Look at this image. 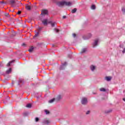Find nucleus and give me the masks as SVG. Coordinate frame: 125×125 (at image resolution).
Returning <instances> with one entry per match:
<instances>
[{"instance_id":"nucleus-39","label":"nucleus","mask_w":125,"mask_h":125,"mask_svg":"<svg viewBox=\"0 0 125 125\" xmlns=\"http://www.w3.org/2000/svg\"><path fill=\"white\" fill-rule=\"evenodd\" d=\"M50 112H49V111H47V115H48L49 114H50Z\"/></svg>"},{"instance_id":"nucleus-31","label":"nucleus","mask_w":125,"mask_h":125,"mask_svg":"<svg viewBox=\"0 0 125 125\" xmlns=\"http://www.w3.org/2000/svg\"><path fill=\"white\" fill-rule=\"evenodd\" d=\"M21 11H18L17 14H18V15H20V14H21Z\"/></svg>"},{"instance_id":"nucleus-34","label":"nucleus","mask_w":125,"mask_h":125,"mask_svg":"<svg viewBox=\"0 0 125 125\" xmlns=\"http://www.w3.org/2000/svg\"><path fill=\"white\" fill-rule=\"evenodd\" d=\"M73 38H76V34L74 33L72 34Z\"/></svg>"},{"instance_id":"nucleus-2","label":"nucleus","mask_w":125,"mask_h":125,"mask_svg":"<svg viewBox=\"0 0 125 125\" xmlns=\"http://www.w3.org/2000/svg\"><path fill=\"white\" fill-rule=\"evenodd\" d=\"M57 5L60 7H62L64 5H67V6H71L72 5V2L66 1H62L57 3Z\"/></svg>"},{"instance_id":"nucleus-17","label":"nucleus","mask_w":125,"mask_h":125,"mask_svg":"<svg viewBox=\"0 0 125 125\" xmlns=\"http://www.w3.org/2000/svg\"><path fill=\"white\" fill-rule=\"evenodd\" d=\"M14 60H13L12 61H10L8 62V63L7 64V67H10V66H11V63L14 62Z\"/></svg>"},{"instance_id":"nucleus-4","label":"nucleus","mask_w":125,"mask_h":125,"mask_svg":"<svg viewBox=\"0 0 125 125\" xmlns=\"http://www.w3.org/2000/svg\"><path fill=\"white\" fill-rule=\"evenodd\" d=\"M10 4L13 7H15L16 6V1L15 0H10Z\"/></svg>"},{"instance_id":"nucleus-16","label":"nucleus","mask_w":125,"mask_h":125,"mask_svg":"<svg viewBox=\"0 0 125 125\" xmlns=\"http://www.w3.org/2000/svg\"><path fill=\"white\" fill-rule=\"evenodd\" d=\"M25 8H26V9H27V10H30L31 6H30V5H29V4H26L25 5Z\"/></svg>"},{"instance_id":"nucleus-22","label":"nucleus","mask_w":125,"mask_h":125,"mask_svg":"<svg viewBox=\"0 0 125 125\" xmlns=\"http://www.w3.org/2000/svg\"><path fill=\"white\" fill-rule=\"evenodd\" d=\"M77 11V8H74V9H73L72 10V11H71V12H72V13H75V12Z\"/></svg>"},{"instance_id":"nucleus-37","label":"nucleus","mask_w":125,"mask_h":125,"mask_svg":"<svg viewBox=\"0 0 125 125\" xmlns=\"http://www.w3.org/2000/svg\"><path fill=\"white\" fill-rule=\"evenodd\" d=\"M22 46H26V44L25 43H22Z\"/></svg>"},{"instance_id":"nucleus-29","label":"nucleus","mask_w":125,"mask_h":125,"mask_svg":"<svg viewBox=\"0 0 125 125\" xmlns=\"http://www.w3.org/2000/svg\"><path fill=\"white\" fill-rule=\"evenodd\" d=\"M89 114H90V111L88 110V111L86 112V115H89Z\"/></svg>"},{"instance_id":"nucleus-9","label":"nucleus","mask_w":125,"mask_h":125,"mask_svg":"<svg viewBox=\"0 0 125 125\" xmlns=\"http://www.w3.org/2000/svg\"><path fill=\"white\" fill-rule=\"evenodd\" d=\"M66 65H67V62H64L61 66L60 69L61 70H64V69H65V67H66Z\"/></svg>"},{"instance_id":"nucleus-40","label":"nucleus","mask_w":125,"mask_h":125,"mask_svg":"<svg viewBox=\"0 0 125 125\" xmlns=\"http://www.w3.org/2000/svg\"><path fill=\"white\" fill-rule=\"evenodd\" d=\"M0 3H4V2L3 1H2L0 2Z\"/></svg>"},{"instance_id":"nucleus-26","label":"nucleus","mask_w":125,"mask_h":125,"mask_svg":"<svg viewBox=\"0 0 125 125\" xmlns=\"http://www.w3.org/2000/svg\"><path fill=\"white\" fill-rule=\"evenodd\" d=\"M39 121H40V119H39V118L36 117V118H35V121H36V122H39Z\"/></svg>"},{"instance_id":"nucleus-41","label":"nucleus","mask_w":125,"mask_h":125,"mask_svg":"<svg viewBox=\"0 0 125 125\" xmlns=\"http://www.w3.org/2000/svg\"><path fill=\"white\" fill-rule=\"evenodd\" d=\"M23 115L24 116H27V113H24Z\"/></svg>"},{"instance_id":"nucleus-25","label":"nucleus","mask_w":125,"mask_h":125,"mask_svg":"<svg viewBox=\"0 0 125 125\" xmlns=\"http://www.w3.org/2000/svg\"><path fill=\"white\" fill-rule=\"evenodd\" d=\"M45 113L46 115H47V109H44V110L42 111V113Z\"/></svg>"},{"instance_id":"nucleus-5","label":"nucleus","mask_w":125,"mask_h":125,"mask_svg":"<svg viewBox=\"0 0 125 125\" xmlns=\"http://www.w3.org/2000/svg\"><path fill=\"white\" fill-rule=\"evenodd\" d=\"M91 37H92V34H91V33H88L87 36H83V40H88L90 39Z\"/></svg>"},{"instance_id":"nucleus-19","label":"nucleus","mask_w":125,"mask_h":125,"mask_svg":"<svg viewBox=\"0 0 125 125\" xmlns=\"http://www.w3.org/2000/svg\"><path fill=\"white\" fill-rule=\"evenodd\" d=\"M100 91L105 92V91H106V89H105V88H100Z\"/></svg>"},{"instance_id":"nucleus-24","label":"nucleus","mask_w":125,"mask_h":125,"mask_svg":"<svg viewBox=\"0 0 125 125\" xmlns=\"http://www.w3.org/2000/svg\"><path fill=\"white\" fill-rule=\"evenodd\" d=\"M39 34H40V32H39L38 31H37V32L35 34L34 37H35V38L37 37H38V36H39Z\"/></svg>"},{"instance_id":"nucleus-3","label":"nucleus","mask_w":125,"mask_h":125,"mask_svg":"<svg viewBox=\"0 0 125 125\" xmlns=\"http://www.w3.org/2000/svg\"><path fill=\"white\" fill-rule=\"evenodd\" d=\"M81 103L83 105H86L88 103L87 98L85 97H83L81 100Z\"/></svg>"},{"instance_id":"nucleus-33","label":"nucleus","mask_w":125,"mask_h":125,"mask_svg":"<svg viewBox=\"0 0 125 125\" xmlns=\"http://www.w3.org/2000/svg\"><path fill=\"white\" fill-rule=\"evenodd\" d=\"M122 11H123V12H124V13H125V8H123Z\"/></svg>"},{"instance_id":"nucleus-32","label":"nucleus","mask_w":125,"mask_h":125,"mask_svg":"<svg viewBox=\"0 0 125 125\" xmlns=\"http://www.w3.org/2000/svg\"><path fill=\"white\" fill-rule=\"evenodd\" d=\"M2 66H3V64L2 62H0V67H2Z\"/></svg>"},{"instance_id":"nucleus-30","label":"nucleus","mask_w":125,"mask_h":125,"mask_svg":"<svg viewBox=\"0 0 125 125\" xmlns=\"http://www.w3.org/2000/svg\"><path fill=\"white\" fill-rule=\"evenodd\" d=\"M51 123V121H50V120H47V125L50 124Z\"/></svg>"},{"instance_id":"nucleus-28","label":"nucleus","mask_w":125,"mask_h":125,"mask_svg":"<svg viewBox=\"0 0 125 125\" xmlns=\"http://www.w3.org/2000/svg\"><path fill=\"white\" fill-rule=\"evenodd\" d=\"M113 111L112 109H109L106 111V113H111Z\"/></svg>"},{"instance_id":"nucleus-12","label":"nucleus","mask_w":125,"mask_h":125,"mask_svg":"<svg viewBox=\"0 0 125 125\" xmlns=\"http://www.w3.org/2000/svg\"><path fill=\"white\" fill-rule=\"evenodd\" d=\"M90 70H92V72L95 70L96 66L95 65H92L90 66Z\"/></svg>"},{"instance_id":"nucleus-14","label":"nucleus","mask_w":125,"mask_h":125,"mask_svg":"<svg viewBox=\"0 0 125 125\" xmlns=\"http://www.w3.org/2000/svg\"><path fill=\"white\" fill-rule=\"evenodd\" d=\"M87 51V48H83L82 49V50L81 51V53H84L85 52H86Z\"/></svg>"},{"instance_id":"nucleus-38","label":"nucleus","mask_w":125,"mask_h":125,"mask_svg":"<svg viewBox=\"0 0 125 125\" xmlns=\"http://www.w3.org/2000/svg\"><path fill=\"white\" fill-rule=\"evenodd\" d=\"M66 16H63V17H62V18H63V19H65V18H66Z\"/></svg>"},{"instance_id":"nucleus-35","label":"nucleus","mask_w":125,"mask_h":125,"mask_svg":"<svg viewBox=\"0 0 125 125\" xmlns=\"http://www.w3.org/2000/svg\"><path fill=\"white\" fill-rule=\"evenodd\" d=\"M54 31H55V32H56V33H58V29L55 28V29H54Z\"/></svg>"},{"instance_id":"nucleus-10","label":"nucleus","mask_w":125,"mask_h":125,"mask_svg":"<svg viewBox=\"0 0 125 125\" xmlns=\"http://www.w3.org/2000/svg\"><path fill=\"white\" fill-rule=\"evenodd\" d=\"M105 80L107 81V82H110L111 80H112V77L111 76H106L105 77Z\"/></svg>"},{"instance_id":"nucleus-7","label":"nucleus","mask_w":125,"mask_h":125,"mask_svg":"<svg viewBox=\"0 0 125 125\" xmlns=\"http://www.w3.org/2000/svg\"><path fill=\"white\" fill-rule=\"evenodd\" d=\"M24 84V80L23 79H19V85L20 86H22Z\"/></svg>"},{"instance_id":"nucleus-6","label":"nucleus","mask_w":125,"mask_h":125,"mask_svg":"<svg viewBox=\"0 0 125 125\" xmlns=\"http://www.w3.org/2000/svg\"><path fill=\"white\" fill-rule=\"evenodd\" d=\"M63 96L62 95H58L55 99L56 102H58V101H60L61 100V99L62 98Z\"/></svg>"},{"instance_id":"nucleus-8","label":"nucleus","mask_w":125,"mask_h":125,"mask_svg":"<svg viewBox=\"0 0 125 125\" xmlns=\"http://www.w3.org/2000/svg\"><path fill=\"white\" fill-rule=\"evenodd\" d=\"M99 42V41L98 40V39L95 40V41L93 43V47H95V46H97V45H98Z\"/></svg>"},{"instance_id":"nucleus-13","label":"nucleus","mask_w":125,"mask_h":125,"mask_svg":"<svg viewBox=\"0 0 125 125\" xmlns=\"http://www.w3.org/2000/svg\"><path fill=\"white\" fill-rule=\"evenodd\" d=\"M11 72H12V69L11 68H10L8 70H7L6 71V74H10Z\"/></svg>"},{"instance_id":"nucleus-15","label":"nucleus","mask_w":125,"mask_h":125,"mask_svg":"<svg viewBox=\"0 0 125 125\" xmlns=\"http://www.w3.org/2000/svg\"><path fill=\"white\" fill-rule=\"evenodd\" d=\"M54 101L56 102V100H55V98H53V99H52L49 100L48 101V103L52 104V103H53V102H54Z\"/></svg>"},{"instance_id":"nucleus-23","label":"nucleus","mask_w":125,"mask_h":125,"mask_svg":"<svg viewBox=\"0 0 125 125\" xmlns=\"http://www.w3.org/2000/svg\"><path fill=\"white\" fill-rule=\"evenodd\" d=\"M42 27H39V28L38 29V30H37V32H39V33H40V32L41 31H42Z\"/></svg>"},{"instance_id":"nucleus-20","label":"nucleus","mask_w":125,"mask_h":125,"mask_svg":"<svg viewBox=\"0 0 125 125\" xmlns=\"http://www.w3.org/2000/svg\"><path fill=\"white\" fill-rule=\"evenodd\" d=\"M26 107H27V108H32V104H28L26 105Z\"/></svg>"},{"instance_id":"nucleus-42","label":"nucleus","mask_w":125,"mask_h":125,"mask_svg":"<svg viewBox=\"0 0 125 125\" xmlns=\"http://www.w3.org/2000/svg\"><path fill=\"white\" fill-rule=\"evenodd\" d=\"M123 101H124V102H125V98H124V99H123Z\"/></svg>"},{"instance_id":"nucleus-11","label":"nucleus","mask_w":125,"mask_h":125,"mask_svg":"<svg viewBox=\"0 0 125 125\" xmlns=\"http://www.w3.org/2000/svg\"><path fill=\"white\" fill-rule=\"evenodd\" d=\"M49 24H50L52 27H54L55 25H56V23H55V22L52 21L48 22V25H49Z\"/></svg>"},{"instance_id":"nucleus-1","label":"nucleus","mask_w":125,"mask_h":125,"mask_svg":"<svg viewBox=\"0 0 125 125\" xmlns=\"http://www.w3.org/2000/svg\"><path fill=\"white\" fill-rule=\"evenodd\" d=\"M47 14V10L43 9L42 10L41 14L39 17V19L42 21L44 26H47V19H43L44 15Z\"/></svg>"},{"instance_id":"nucleus-27","label":"nucleus","mask_w":125,"mask_h":125,"mask_svg":"<svg viewBox=\"0 0 125 125\" xmlns=\"http://www.w3.org/2000/svg\"><path fill=\"white\" fill-rule=\"evenodd\" d=\"M91 9H95V5H92L91 7Z\"/></svg>"},{"instance_id":"nucleus-18","label":"nucleus","mask_w":125,"mask_h":125,"mask_svg":"<svg viewBox=\"0 0 125 125\" xmlns=\"http://www.w3.org/2000/svg\"><path fill=\"white\" fill-rule=\"evenodd\" d=\"M28 51L29 52H33V51H34V47L33 46L30 47L28 50Z\"/></svg>"},{"instance_id":"nucleus-21","label":"nucleus","mask_w":125,"mask_h":125,"mask_svg":"<svg viewBox=\"0 0 125 125\" xmlns=\"http://www.w3.org/2000/svg\"><path fill=\"white\" fill-rule=\"evenodd\" d=\"M42 123H43V125L47 124V120L45 119V120H43Z\"/></svg>"},{"instance_id":"nucleus-36","label":"nucleus","mask_w":125,"mask_h":125,"mask_svg":"<svg viewBox=\"0 0 125 125\" xmlns=\"http://www.w3.org/2000/svg\"><path fill=\"white\" fill-rule=\"evenodd\" d=\"M123 53H125V47L124 48L123 50L122 51Z\"/></svg>"}]
</instances>
